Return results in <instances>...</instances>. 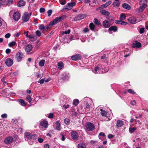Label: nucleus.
Wrapping results in <instances>:
<instances>
[{"label": "nucleus", "instance_id": "obj_1", "mask_svg": "<svg viewBox=\"0 0 148 148\" xmlns=\"http://www.w3.org/2000/svg\"><path fill=\"white\" fill-rule=\"evenodd\" d=\"M66 16L63 15L60 17H57L56 18L54 19L52 22H51L49 23V25L51 26H52L53 25H55L63 20L65 18Z\"/></svg>", "mask_w": 148, "mask_h": 148}, {"label": "nucleus", "instance_id": "obj_2", "mask_svg": "<svg viewBox=\"0 0 148 148\" xmlns=\"http://www.w3.org/2000/svg\"><path fill=\"white\" fill-rule=\"evenodd\" d=\"M66 16L63 15L60 17H57L56 18L54 19L52 22H51L49 23V25L51 26H52L53 25H55L63 20L65 18Z\"/></svg>", "mask_w": 148, "mask_h": 148}, {"label": "nucleus", "instance_id": "obj_3", "mask_svg": "<svg viewBox=\"0 0 148 148\" xmlns=\"http://www.w3.org/2000/svg\"><path fill=\"white\" fill-rule=\"evenodd\" d=\"M76 4L75 2L72 1L68 3L64 8L61 10L62 12H65L66 10L69 11L71 10Z\"/></svg>", "mask_w": 148, "mask_h": 148}, {"label": "nucleus", "instance_id": "obj_4", "mask_svg": "<svg viewBox=\"0 0 148 148\" xmlns=\"http://www.w3.org/2000/svg\"><path fill=\"white\" fill-rule=\"evenodd\" d=\"M24 56L23 53L21 51H19L17 53L15 56L16 59L18 62H21Z\"/></svg>", "mask_w": 148, "mask_h": 148}, {"label": "nucleus", "instance_id": "obj_5", "mask_svg": "<svg viewBox=\"0 0 148 148\" xmlns=\"http://www.w3.org/2000/svg\"><path fill=\"white\" fill-rule=\"evenodd\" d=\"M25 137L28 139L34 140L36 138V136L29 132H26L25 134Z\"/></svg>", "mask_w": 148, "mask_h": 148}, {"label": "nucleus", "instance_id": "obj_6", "mask_svg": "<svg viewBox=\"0 0 148 148\" xmlns=\"http://www.w3.org/2000/svg\"><path fill=\"white\" fill-rule=\"evenodd\" d=\"M30 16L27 12H25L22 16V19L24 22H26L29 20Z\"/></svg>", "mask_w": 148, "mask_h": 148}, {"label": "nucleus", "instance_id": "obj_7", "mask_svg": "<svg viewBox=\"0 0 148 148\" xmlns=\"http://www.w3.org/2000/svg\"><path fill=\"white\" fill-rule=\"evenodd\" d=\"M86 128L88 131H92L95 129L94 125L91 123H88L86 125Z\"/></svg>", "mask_w": 148, "mask_h": 148}, {"label": "nucleus", "instance_id": "obj_8", "mask_svg": "<svg viewBox=\"0 0 148 148\" xmlns=\"http://www.w3.org/2000/svg\"><path fill=\"white\" fill-rule=\"evenodd\" d=\"M87 16V15L86 14H79L74 18V20L77 21L83 19L85 18Z\"/></svg>", "mask_w": 148, "mask_h": 148}, {"label": "nucleus", "instance_id": "obj_9", "mask_svg": "<svg viewBox=\"0 0 148 148\" xmlns=\"http://www.w3.org/2000/svg\"><path fill=\"white\" fill-rule=\"evenodd\" d=\"M141 43L137 41H134L132 43V47L134 48H140L141 47Z\"/></svg>", "mask_w": 148, "mask_h": 148}, {"label": "nucleus", "instance_id": "obj_10", "mask_svg": "<svg viewBox=\"0 0 148 148\" xmlns=\"http://www.w3.org/2000/svg\"><path fill=\"white\" fill-rule=\"evenodd\" d=\"M13 138L12 136H9L4 140V142L6 144H10L13 142Z\"/></svg>", "mask_w": 148, "mask_h": 148}, {"label": "nucleus", "instance_id": "obj_11", "mask_svg": "<svg viewBox=\"0 0 148 148\" xmlns=\"http://www.w3.org/2000/svg\"><path fill=\"white\" fill-rule=\"evenodd\" d=\"M20 16V14L18 12H15L13 15V18L14 20L17 21L19 19Z\"/></svg>", "mask_w": 148, "mask_h": 148}, {"label": "nucleus", "instance_id": "obj_12", "mask_svg": "<svg viewBox=\"0 0 148 148\" xmlns=\"http://www.w3.org/2000/svg\"><path fill=\"white\" fill-rule=\"evenodd\" d=\"M103 24L104 27L106 28L109 27L112 25L110 22L106 20L103 22Z\"/></svg>", "mask_w": 148, "mask_h": 148}, {"label": "nucleus", "instance_id": "obj_13", "mask_svg": "<svg viewBox=\"0 0 148 148\" xmlns=\"http://www.w3.org/2000/svg\"><path fill=\"white\" fill-rule=\"evenodd\" d=\"M13 63V60L11 58L7 59L5 61V64L8 66H10L12 65Z\"/></svg>", "mask_w": 148, "mask_h": 148}, {"label": "nucleus", "instance_id": "obj_14", "mask_svg": "<svg viewBox=\"0 0 148 148\" xmlns=\"http://www.w3.org/2000/svg\"><path fill=\"white\" fill-rule=\"evenodd\" d=\"M71 136L72 138L74 140H76L78 138V134L77 132L75 131H73L71 132Z\"/></svg>", "mask_w": 148, "mask_h": 148}, {"label": "nucleus", "instance_id": "obj_15", "mask_svg": "<svg viewBox=\"0 0 148 148\" xmlns=\"http://www.w3.org/2000/svg\"><path fill=\"white\" fill-rule=\"evenodd\" d=\"M40 124L41 126L45 128H47L48 125V122L45 120L41 121L40 122Z\"/></svg>", "mask_w": 148, "mask_h": 148}, {"label": "nucleus", "instance_id": "obj_16", "mask_svg": "<svg viewBox=\"0 0 148 148\" xmlns=\"http://www.w3.org/2000/svg\"><path fill=\"white\" fill-rule=\"evenodd\" d=\"M81 58V56L79 54H77L72 56L71 57V59L73 60H78L80 59Z\"/></svg>", "mask_w": 148, "mask_h": 148}, {"label": "nucleus", "instance_id": "obj_17", "mask_svg": "<svg viewBox=\"0 0 148 148\" xmlns=\"http://www.w3.org/2000/svg\"><path fill=\"white\" fill-rule=\"evenodd\" d=\"M33 47L31 45H28L26 46L25 47V50L27 52H29L32 50Z\"/></svg>", "mask_w": 148, "mask_h": 148}, {"label": "nucleus", "instance_id": "obj_18", "mask_svg": "<svg viewBox=\"0 0 148 148\" xmlns=\"http://www.w3.org/2000/svg\"><path fill=\"white\" fill-rule=\"evenodd\" d=\"M115 23L117 24H121L123 25H126L127 23L124 21H119L118 20H116L115 21Z\"/></svg>", "mask_w": 148, "mask_h": 148}, {"label": "nucleus", "instance_id": "obj_19", "mask_svg": "<svg viewBox=\"0 0 148 148\" xmlns=\"http://www.w3.org/2000/svg\"><path fill=\"white\" fill-rule=\"evenodd\" d=\"M128 21L130 23L132 24H134L136 22V19L135 17H131L129 18Z\"/></svg>", "mask_w": 148, "mask_h": 148}, {"label": "nucleus", "instance_id": "obj_20", "mask_svg": "<svg viewBox=\"0 0 148 148\" xmlns=\"http://www.w3.org/2000/svg\"><path fill=\"white\" fill-rule=\"evenodd\" d=\"M100 13L102 14L108 16L110 14V13L108 11H107L105 10H102L100 11Z\"/></svg>", "mask_w": 148, "mask_h": 148}, {"label": "nucleus", "instance_id": "obj_21", "mask_svg": "<svg viewBox=\"0 0 148 148\" xmlns=\"http://www.w3.org/2000/svg\"><path fill=\"white\" fill-rule=\"evenodd\" d=\"M56 129L58 130H60L61 129V127H60V124L58 121H56Z\"/></svg>", "mask_w": 148, "mask_h": 148}, {"label": "nucleus", "instance_id": "obj_22", "mask_svg": "<svg viewBox=\"0 0 148 148\" xmlns=\"http://www.w3.org/2000/svg\"><path fill=\"white\" fill-rule=\"evenodd\" d=\"M25 4V2L23 0L20 1L18 3V6L19 7L24 6Z\"/></svg>", "mask_w": 148, "mask_h": 148}, {"label": "nucleus", "instance_id": "obj_23", "mask_svg": "<svg viewBox=\"0 0 148 148\" xmlns=\"http://www.w3.org/2000/svg\"><path fill=\"white\" fill-rule=\"evenodd\" d=\"M28 38L32 41H34L36 39V36L34 34L30 35L29 36Z\"/></svg>", "mask_w": 148, "mask_h": 148}, {"label": "nucleus", "instance_id": "obj_24", "mask_svg": "<svg viewBox=\"0 0 148 148\" xmlns=\"http://www.w3.org/2000/svg\"><path fill=\"white\" fill-rule=\"evenodd\" d=\"M142 5L139 8V12H142L143 10L146 8L147 5L146 4H142Z\"/></svg>", "mask_w": 148, "mask_h": 148}, {"label": "nucleus", "instance_id": "obj_25", "mask_svg": "<svg viewBox=\"0 0 148 148\" xmlns=\"http://www.w3.org/2000/svg\"><path fill=\"white\" fill-rule=\"evenodd\" d=\"M111 3V1H110L106 3L105 4L101 5V7H103V9L106 8Z\"/></svg>", "mask_w": 148, "mask_h": 148}, {"label": "nucleus", "instance_id": "obj_26", "mask_svg": "<svg viewBox=\"0 0 148 148\" xmlns=\"http://www.w3.org/2000/svg\"><path fill=\"white\" fill-rule=\"evenodd\" d=\"M123 124V122L121 120H118L117 122L116 126L117 127H121Z\"/></svg>", "mask_w": 148, "mask_h": 148}, {"label": "nucleus", "instance_id": "obj_27", "mask_svg": "<svg viewBox=\"0 0 148 148\" xmlns=\"http://www.w3.org/2000/svg\"><path fill=\"white\" fill-rule=\"evenodd\" d=\"M122 7L128 10H130L131 7L128 4L124 3L122 5Z\"/></svg>", "mask_w": 148, "mask_h": 148}, {"label": "nucleus", "instance_id": "obj_28", "mask_svg": "<svg viewBox=\"0 0 148 148\" xmlns=\"http://www.w3.org/2000/svg\"><path fill=\"white\" fill-rule=\"evenodd\" d=\"M120 3L119 2L117 1H115L114 2L113 4L112 5L114 7H118L120 5Z\"/></svg>", "mask_w": 148, "mask_h": 148}, {"label": "nucleus", "instance_id": "obj_29", "mask_svg": "<svg viewBox=\"0 0 148 148\" xmlns=\"http://www.w3.org/2000/svg\"><path fill=\"white\" fill-rule=\"evenodd\" d=\"M117 27L115 26H112L111 27H110L109 29V31H113L114 32H116L117 30Z\"/></svg>", "mask_w": 148, "mask_h": 148}, {"label": "nucleus", "instance_id": "obj_30", "mask_svg": "<svg viewBox=\"0 0 148 148\" xmlns=\"http://www.w3.org/2000/svg\"><path fill=\"white\" fill-rule=\"evenodd\" d=\"M69 78L68 75L66 74H64L62 75V79L63 80H65Z\"/></svg>", "mask_w": 148, "mask_h": 148}, {"label": "nucleus", "instance_id": "obj_31", "mask_svg": "<svg viewBox=\"0 0 148 148\" xmlns=\"http://www.w3.org/2000/svg\"><path fill=\"white\" fill-rule=\"evenodd\" d=\"M63 64L62 62H59L58 64V68L59 69H62L64 67Z\"/></svg>", "mask_w": 148, "mask_h": 148}, {"label": "nucleus", "instance_id": "obj_32", "mask_svg": "<svg viewBox=\"0 0 148 148\" xmlns=\"http://www.w3.org/2000/svg\"><path fill=\"white\" fill-rule=\"evenodd\" d=\"M126 17L125 15L123 13H122L121 14L120 19L121 21L125 19Z\"/></svg>", "mask_w": 148, "mask_h": 148}, {"label": "nucleus", "instance_id": "obj_33", "mask_svg": "<svg viewBox=\"0 0 148 148\" xmlns=\"http://www.w3.org/2000/svg\"><path fill=\"white\" fill-rule=\"evenodd\" d=\"M18 101L21 104L22 106H25L26 105V104L25 103V101L24 100L18 99Z\"/></svg>", "mask_w": 148, "mask_h": 148}, {"label": "nucleus", "instance_id": "obj_34", "mask_svg": "<svg viewBox=\"0 0 148 148\" xmlns=\"http://www.w3.org/2000/svg\"><path fill=\"white\" fill-rule=\"evenodd\" d=\"M45 61L44 60H40L39 63V65L40 66H43L45 64Z\"/></svg>", "mask_w": 148, "mask_h": 148}, {"label": "nucleus", "instance_id": "obj_35", "mask_svg": "<svg viewBox=\"0 0 148 148\" xmlns=\"http://www.w3.org/2000/svg\"><path fill=\"white\" fill-rule=\"evenodd\" d=\"M78 148H86V145L80 143L78 145Z\"/></svg>", "mask_w": 148, "mask_h": 148}, {"label": "nucleus", "instance_id": "obj_36", "mask_svg": "<svg viewBox=\"0 0 148 148\" xmlns=\"http://www.w3.org/2000/svg\"><path fill=\"white\" fill-rule=\"evenodd\" d=\"M79 103V100L76 99H75L73 102V105H74L75 106H76Z\"/></svg>", "mask_w": 148, "mask_h": 148}, {"label": "nucleus", "instance_id": "obj_37", "mask_svg": "<svg viewBox=\"0 0 148 148\" xmlns=\"http://www.w3.org/2000/svg\"><path fill=\"white\" fill-rule=\"evenodd\" d=\"M101 114L102 116H106L107 114V113L104 110H102V109H101Z\"/></svg>", "mask_w": 148, "mask_h": 148}, {"label": "nucleus", "instance_id": "obj_38", "mask_svg": "<svg viewBox=\"0 0 148 148\" xmlns=\"http://www.w3.org/2000/svg\"><path fill=\"white\" fill-rule=\"evenodd\" d=\"M89 27L91 30H93L95 28V25L93 23H90Z\"/></svg>", "mask_w": 148, "mask_h": 148}, {"label": "nucleus", "instance_id": "obj_39", "mask_svg": "<svg viewBox=\"0 0 148 148\" xmlns=\"http://www.w3.org/2000/svg\"><path fill=\"white\" fill-rule=\"evenodd\" d=\"M16 44V43L15 41H13L9 43L8 44V45L10 47H12L14 46Z\"/></svg>", "mask_w": 148, "mask_h": 148}, {"label": "nucleus", "instance_id": "obj_40", "mask_svg": "<svg viewBox=\"0 0 148 148\" xmlns=\"http://www.w3.org/2000/svg\"><path fill=\"white\" fill-rule=\"evenodd\" d=\"M64 123L66 125H69L70 123V121L68 119H64Z\"/></svg>", "mask_w": 148, "mask_h": 148}, {"label": "nucleus", "instance_id": "obj_41", "mask_svg": "<svg viewBox=\"0 0 148 148\" xmlns=\"http://www.w3.org/2000/svg\"><path fill=\"white\" fill-rule=\"evenodd\" d=\"M93 22L94 23L96 24L97 25H99L100 23L97 18H95Z\"/></svg>", "mask_w": 148, "mask_h": 148}, {"label": "nucleus", "instance_id": "obj_42", "mask_svg": "<svg viewBox=\"0 0 148 148\" xmlns=\"http://www.w3.org/2000/svg\"><path fill=\"white\" fill-rule=\"evenodd\" d=\"M39 29L41 30H44L45 29V27L43 25H41L39 26Z\"/></svg>", "mask_w": 148, "mask_h": 148}, {"label": "nucleus", "instance_id": "obj_43", "mask_svg": "<svg viewBox=\"0 0 148 148\" xmlns=\"http://www.w3.org/2000/svg\"><path fill=\"white\" fill-rule=\"evenodd\" d=\"M27 100L29 102H31L32 101V98L30 97L29 95H28L26 97Z\"/></svg>", "mask_w": 148, "mask_h": 148}, {"label": "nucleus", "instance_id": "obj_44", "mask_svg": "<svg viewBox=\"0 0 148 148\" xmlns=\"http://www.w3.org/2000/svg\"><path fill=\"white\" fill-rule=\"evenodd\" d=\"M136 129V127H133L132 128H129V131L131 133H133Z\"/></svg>", "mask_w": 148, "mask_h": 148}, {"label": "nucleus", "instance_id": "obj_45", "mask_svg": "<svg viewBox=\"0 0 148 148\" xmlns=\"http://www.w3.org/2000/svg\"><path fill=\"white\" fill-rule=\"evenodd\" d=\"M147 2V0H140V4L141 5L142 4H146Z\"/></svg>", "mask_w": 148, "mask_h": 148}, {"label": "nucleus", "instance_id": "obj_46", "mask_svg": "<svg viewBox=\"0 0 148 148\" xmlns=\"http://www.w3.org/2000/svg\"><path fill=\"white\" fill-rule=\"evenodd\" d=\"M128 92L130 93H132L133 94H135L136 92L133 90L132 89H129L128 90Z\"/></svg>", "mask_w": 148, "mask_h": 148}, {"label": "nucleus", "instance_id": "obj_47", "mask_svg": "<svg viewBox=\"0 0 148 148\" xmlns=\"http://www.w3.org/2000/svg\"><path fill=\"white\" fill-rule=\"evenodd\" d=\"M85 109H89L90 108V105H89L88 103H87L85 105Z\"/></svg>", "mask_w": 148, "mask_h": 148}, {"label": "nucleus", "instance_id": "obj_48", "mask_svg": "<svg viewBox=\"0 0 148 148\" xmlns=\"http://www.w3.org/2000/svg\"><path fill=\"white\" fill-rule=\"evenodd\" d=\"M52 11L51 10H50L47 11L48 16H50L51 15L52 13Z\"/></svg>", "mask_w": 148, "mask_h": 148}, {"label": "nucleus", "instance_id": "obj_49", "mask_svg": "<svg viewBox=\"0 0 148 148\" xmlns=\"http://www.w3.org/2000/svg\"><path fill=\"white\" fill-rule=\"evenodd\" d=\"M36 35L39 37L41 36V33L40 32L39 30H37L36 31Z\"/></svg>", "mask_w": 148, "mask_h": 148}, {"label": "nucleus", "instance_id": "obj_50", "mask_svg": "<svg viewBox=\"0 0 148 148\" xmlns=\"http://www.w3.org/2000/svg\"><path fill=\"white\" fill-rule=\"evenodd\" d=\"M13 1V0H8L7 4V5H9L12 3Z\"/></svg>", "mask_w": 148, "mask_h": 148}, {"label": "nucleus", "instance_id": "obj_51", "mask_svg": "<svg viewBox=\"0 0 148 148\" xmlns=\"http://www.w3.org/2000/svg\"><path fill=\"white\" fill-rule=\"evenodd\" d=\"M144 29L145 28H142L140 29V34H142L144 32Z\"/></svg>", "mask_w": 148, "mask_h": 148}, {"label": "nucleus", "instance_id": "obj_52", "mask_svg": "<svg viewBox=\"0 0 148 148\" xmlns=\"http://www.w3.org/2000/svg\"><path fill=\"white\" fill-rule=\"evenodd\" d=\"M99 67H95V70H94L95 71V73H97V71H99Z\"/></svg>", "mask_w": 148, "mask_h": 148}, {"label": "nucleus", "instance_id": "obj_53", "mask_svg": "<svg viewBox=\"0 0 148 148\" xmlns=\"http://www.w3.org/2000/svg\"><path fill=\"white\" fill-rule=\"evenodd\" d=\"M45 9L44 8H42L40 9V12L41 13L44 12H45Z\"/></svg>", "mask_w": 148, "mask_h": 148}, {"label": "nucleus", "instance_id": "obj_54", "mask_svg": "<svg viewBox=\"0 0 148 148\" xmlns=\"http://www.w3.org/2000/svg\"><path fill=\"white\" fill-rule=\"evenodd\" d=\"M70 32L71 31L69 29L67 31H65L64 32H63L65 34H69Z\"/></svg>", "mask_w": 148, "mask_h": 148}, {"label": "nucleus", "instance_id": "obj_55", "mask_svg": "<svg viewBox=\"0 0 148 148\" xmlns=\"http://www.w3.org/2000/svg\"><path fill=\"white\" fill-rule=\"evenodd\" d=\"M44 79H42L38 81V82L40 83V84H42L44 83Z\"/></svg>", "mask_w": 148, "mask_h": 148}, {"label": "nucleus", "instance_id": "obj_56", "mask_svg": "<svg viewBox=\"0 0 148 148\" xmlns=\"http://www.w3.org/2000/svg\"><path fill=\"white\" fill-rule=\"evenodd\" d=\"M10 36V34L9 33H8L6 34L5 36V37L6 38H8Z\"/></svg>", "mask_w": 148, "mask_h": 148}, {"label": "nucleus", "instance_id": "obj_57", "mask_svg": "<svg viewBox=\"0 0 148 148\" xmlns=\"http://www.w3.org/2000/svg\"><path fill=\"white\" fill-rule=\"evenodd\" d=\"M1 117L2 118H6L7 117V115L6 114H4L1 115Z\"/></svg>", "mask_w": 148, "mask_h": 148}, {"label": "nucleus", "instance_id": "obj_58", "mask_svg": "<svg viewBox=\"0 0 148 148\" xmlns=\"http://www.w3.org/2000/svg\"><path fill=\"white\" fill-rule=\"evenodd\" d=\"M131 104L133 105H134L136 104V102L135 100L132 101L131 102Z\"/></svg>", "mask_w": 148, "mask_h": 148}, {"label": "nucleus", "instance_id": "obj_59", "mask_svg": "<svg viewBox=\"0 0 148 148\" xmlns=\"http://www.w3.org/2000/svg\"><path fill=\"white\" fill-rule=\"evenodd\" d=\"M20 34V33L19 32L17 33L14 35V37H18L19 36Z\"/></svg>", "mask_w": 148, "mask_h": 148}, {"label": "nucleus", "instance_id": "obj_60", "mask_svg": "<svg viewBox=\"0 0 148 148\" xmlns=\"http://www.w3.org/2000/svg\"><path fill=\"white\" fill-rule=\"evenodd\" d=\"M107 57H106V55L105 54H104L103 56H101V58L102 59H105Z\"/></svg>", "mask_w": 148, "mask_h": 148}, {"label": "nucleus", "instance_id": "obj_61", "mask_svg": "<svg viewBox=\"0 0 148 148\" xmlns=\"http://www.w3.org/2000/svg\"><path fill=\"white\" fill-rule=\"evenodd\" d=\"M51 27V26H50L49 25H49H47L45 27V30H46L50 28Z\"/></svg>", "mask_w": 148, "mask_h": 148}, {"label": "nucleus", "instance_id": "obj_62", "mask_svg": "<svg viewBox=\"0 0 148 148\" xmlns=\"http://www.w3.org/2000/svg\"><path fill=\"white\" fill-rule=\"evenodd\" d=\"M11 51V50L9 49H7L5 51V52L7 54H8Z\"/></svg>", "mask_w": 148, "mask_h": 148}, {"label": "nucleus", "instance_id": "obj_63", "mask_svg": "<svg viewBox=\"0 0 148 148\" xmlns=\"http://www.w3.org/2000/svg\"><path fill=\"white\" fill-rule=\"evenodd\" d=\"M43 140L41 138H40L38 139V141L40 143H41L42 142Z\"/></svg>", "mask_w": 148, "mask_h": 148}, {"label": "nucleus", "instance_id": "obj_64", "mask_svg": "<svg viewBox=\"0 0 148 148\" xmlns=\"http://www.w3.org/2000/svg\"><path fill=\"white\" fill-rule=\"evenodd\" d=\"M113 135L111 134H109L108 136V138L110 139L112 138L113 137Z\"/></svg>", "mask_w": 148, "mask_h": 148}]
</instances>
